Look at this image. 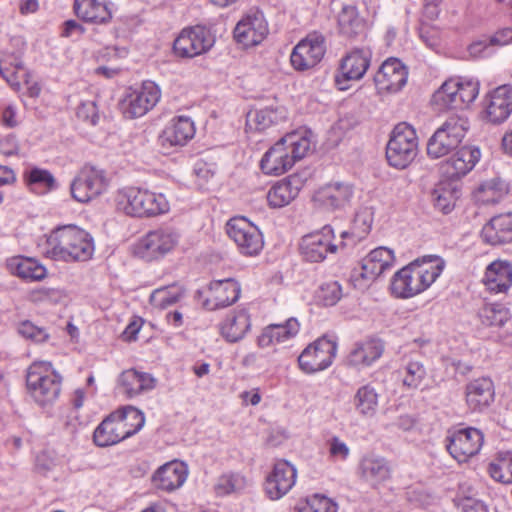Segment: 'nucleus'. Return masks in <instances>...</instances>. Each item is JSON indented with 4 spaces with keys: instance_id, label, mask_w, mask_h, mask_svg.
I'll return each instance as SVG.
<instances>
[{
    "instance_id": "4d7b16f0",
    "label": "nucleus",
    "mask_w": 512,
    "mask_h": 512,
    "mask_svg": "<svg viewBox=\"0 0 512 512\" xmlns=\"http://www.w3.org/2000/svg\"><path fill=\"white\" fill-rule=\"evenodd\" d=\"M505 194L502 184L496 180L482 183L475 192V199L482 204L498 203Z\"/></svg>"
},
{
    "instance_id": "7ed1b4c3",
    "label": "nucleus",
    "mask_w": 512,
    "mask_h": 512,
    "mask_svg": "<svg viewBox=\"0 0 512 512\" xmlns=\"http://www.w3.org/2000/svg\"><path fill=\"white\" fill-rule=\"evenodd\" d=\"M26 387L33 401L45 407L58 399L61 393L62 376L50 362L36 361L27 370Z\"/></svg>"
},
{
    "instance_id": "dca6fc26",
    "label": "nucleus",
    "mask_w": 512,
    "mask_h": 512,
    "mask_svg": "<svg viewBox=\"0 0 512 512\" xmlns=\"http://www.w3.org/2000/svg\"><path fill=\"white\" fill-rule=\"evenodd\" d=\"M326 52L325 38L318 33L309 34L292 50L290 62L297 71H306L315 67Z\"/></svg>"
},
{
    "instance_id": "1a4fd4ad",
    "label": "nucleus",
    "mask_w": 512,
    "mask_h": 512,
    "mask_svg": "<svg viewBox=\"0 0 512 512\" xmlns=\"http://www.w3.org/2000/svg\"><path fill=\"white\" fill-rule=\"evenodd\" d=\"M372 51L368 47H356L340 60L335 74V84L341 91L348 90L351 82L361 80L370 67Z\"/></svg>"
},
{
    "instance_id": "7c9ffc66",
    "label": "nucleus",
    "mask_w": 512,
    "mask_h": 512,
    "mask_svg": "<svg viewBox=\"0 0 512 512\" xmlns=\"http://www.w3.org/2000/svg\"><path fill=\"white\" fill-rule=\"evenodd\" d=\"M195 134L193 121L187 116L173 118L163 130L160 140L162 146H184Z\"/></svg>"
},
{
    "instance_id": "4c0bfd02",
    "label": "nucleus",
    "mask_w": 512,
    "mask_h": 512,
    "mask_svg": "<svg viewBox=\"0 0 512 512\" xmlns=\"http://www.w3.org/2000/svg\"><path fill=\"white\" fill-rule=\"evenodd\" d=\"M8 271L27 281H40L46 277V268L35 259L23 256H14L6 261Z\"/></svg>"
},
{
    "instance_id": "6e6d98bb",
    "label": "nucleus",
    "mask_w": 512,
    "mask_h": 512,
    "mask_svg": "<svg viewBox=\"0 0 512 512\" xmlns=\"http://www.w3.org/2000/svg\"><path fill=\"white\" fill-rule=\"evenodd\" d=\"M183 296L184 290L179 286L161 287L151 293L150 302L153 306L164 309L180 301Z\"/></svg>"
},
{
    "instance_id": "aec40b11",
    "label": "nucleus",
    "mask_w": 512,
    "mask_h": 512,
    "mask_svg": "<svg viewBox=\"0 0 512 512\" xmlns=\"http://www.w3.org/2000/svg\"><path fill=\"white\" fill-rule=\"evenodd\" d=\"M297 470L286 460L277 461L265 481V493L271 500H279L295 485Z\"/></svg>"
},
{
    "instance_id": "5fc2aeb1",
    "label": "nucleus",
    "mask_w": 512,
    "mask_h": 512,
    "mask_svg": "<svg viewBox=\"0 0 512 512\" xmlns=\"http://www.w3.org/2000/svg\"><path fill=\"white\" fill-rule=\"evenodd\" d=\"M510 316L509 309L499 303L486 304L479 312L482 323L487 326H503Z\"/></svg>"
},
{
    "instance_id": "e433bc0d",
    "label": "nucleus",
    "mask_w": 512,
    "mask_h": 512,
    "mask_svg": "<svg viewBox=\"0 0 512 512\" xmlns=\"http://www.w3.org/2000/svg\"><path fill=\"white\" fill-rule=\"evenodd\" d=\"M112 4L105 0H75L74 10L87 22L106 23L112 18Z\"/></svg>"
},
{
    "instance_id": "b1692460",
    "label": "nucleus",
    "mask_w": 512,
    "mask_h": 512,
    "mask_svg": "<svg viewBox=\"0 0 512 512\" xmlns=\"http://www.w3.org/2000/svg\"><path fill=\"white\" fill-rule=\"evenodd\" d=\"M156 384V378L150 373L136 369L123 371L117 379L119 392L128 399H133L152 391Z\"/></svg>"
},
{
    "instance_id": "c85d7f7f",
    "label": "nucleus",
    "mask_w": 512,
    "mask_h": 512,
    "mask_svg": "<svg viewBox=\"0 0 512 512\" xmlns=\"http://www.w3.org/2000/svg\"><path fill=\"white\" fill-rule=\"evenodd\" d=\"M188 476V468L181 461H171L154 473L152 481L157 489L171 492L179 489L186 481Z\"/></svg>"
},
{
    "instance_id": "473e14b6",
    "label": "nucleus",
    "mask_w": 512,
    "mask_h": 512,
    "mask_svg": "<svg viewBox=\"0 0 512 512\" xmlns=\"http://www.w3.org/2000/svg\"><path fill=\"white\" fill-rule=\"evenodd\" d=\"M466 403L473 411L487 408L494 400V385L490 378L481 377L466 386Z\"/></svg>"
},
{
    "instance_id": "9d476101",
    "label": "nucleus",
    "mask_w": 512,
    "mask_h": 512,
    "mask_svg": "<svg viewBox=\"0 0 512 512\" xmlns=\"http://www.w3.org/2000/svg\"><path fill=\"white\" fill-rule=\"evenodd\" d=\"M337 343L320 337L309 344L299 355L298 364L306 374H314L330 367L336 357Z\"/></svg>"
},
{
    "instance_id": "72a5a7b5",
    "label": "nucleus",
    "mask_w": 512,
    "mask_h": 512,
    "mask_svg": "<svg viewBox=\"0 0 512 512\" xmlns=\"http://www.w3.org/2000/svg\"><path fill=\"white\" fill-rule=\"evenodd\" d=\"M300 329V324L296 318H289L281 324L268 325L258 337V345L262 348L273 344H280L294 338Z\"/></svg>"
},
{
    "instance_id": "2eb2a0df",
    "label": "nucleus",
    "mask_w": 512,
    "mask_h": 512,
    "mask_svg": "<svg viewBox=\"0 0 512 512\" xmlns=\"http://www.w3.org/2000/svg\"><path fill=\"white\" fill-rule=\"evenodd\" d=\"M107 185L103 170L84 166L71 184V194L76 201L86 203L101 195Z\"/></svg>"
},
{
    "instance_id": "bb28decb",
    "label": "nucleus",
    "mask_w": 512,
    "mask_h": 512,
    "mask_svg": "<svg viewBox=\"0 0 512 512\" xmlns=\"http://www.w3.org/2000/svg\"><path fill=\"white\" fill-rule=\"evenodd\" d=\"M481 151L477 146H463L442 166L449 178H461L468 174L479 162Z\"/></svg>"
},
{
    "instance_id": "393cba45",
    "label": "nucleus",
    "mask_w": 512,
    "mask_h": 512,
    "mask_svg": "<svg viewBox=\"0 0 512 512\" xmlns=\"http://www.w3.org/2000/svg\"><path fill=\"white\" fill-rule=\"evenodd\" d=\"M406 67L397 58H389L383 62L374 76V81L380 91L397 92L407 82Z\"/></svg>"
},
{
    "instance_id": "a878e982",
    "label": "nucleus",
    "mask_w": 512,
    "mask_h": 512,
    "mask_svg": "<svg viewBox=\"0 0 512 512\" xmlns=\"http://www.w3.org/2000/svg\"><path fill=\"white\" fill-rule=\"evenodd\" d=\"M512 112V86L502 85L492 91L485 100V117L493 124L508 119Z\"/></svg>"
},
{
    "instance_id": "58836bf2",
    "label": "nucleus",
    "mask_w": 512,
    "mask_h": 512,
    "mask_svg": "<svg viewBox=\"0 0 512 512\" xmlns=\"http://www.w3.org/2000/svg\"><path fill=\"white\" fill-rule=\"evenodd\" d=\"M122 428L123 425L112 412L96 427L93 434L94 443L99 447H108L125 440Z\"/></svg>"
},
{
    "instance_id": "9b49d317",
    "label": "nucleus",
    "mask_w": 512,
    "mask_h": 512,
    "mask_svg": "<svg viewBox=\"0 0 512 512\" xmlns=\"http://www.w3.org/2000/svg\"><path fill=\"white\" fill-rule=\"evenodd\" d=\"M161 98V90L152 81H144L142 85L130 91L120 102V109L126 118L134 119L148 113Z\"/></svg>"
},
{
    "instance_id": "052dcab7",
    "label": "nucleus",
    "mask_w": 512,
    "mask_h": 512,
    "mask_svg": "<svg viewBox=\"0 0 512 512\" xmlns=\"http://www.w3.org/2000/svg\"><path fill=\"white\" fill-rule=\"evenodd\" d=\"M18 333L27 339H31L35 342H45L49 335L45 329L34 325L30 321H23L18 326Z\"/></svg>"
},
{
    "instance_id": "cd10ccee",
    "label": "nucleus",
    "mask_w": 512,
    "mask_h": 512,
    "mask_svg": "<svg viewBox=\"0 0 512 512\" xmlns=\"http://www.w3.org/2000/svg\"><path fill=\"white\" fill-rule=\"evenodd\" d=\"M251 328V318L247 309L237 308L226 314L219 324L221 336L229 343L242 340Z\"/></svg>"
},
{
    "instance_id": "c9c22d12",
    "label": "nucleus",
    "mask_w": 512,
    "mask_h": 512,
    "mask_svg": "<svg viewBox=\"0 0 512 512\" xmlns=\"http://www.w3.org/2000/svg\"><path fill=\"white\" fill-rule=\"evenodd\" d=\"M301 181L298 176H289L274 184L267 193V201L272 208H282L299 194Z\"/></svg>"
},
{
    "instance_id": "37998d69",
    "label": "nucleus",
    "mask_w": 512,
    "mask_h": 512,
    "mask_svg": "<svg viewBox=\"0 0 512 512\" xmlns=\"http://www.w3.org/2000/svg\"><path fill=\"white\" fill-rule=\"evenodd\" d=\"M460 191L450 182H441L435 186L431 199L436 209L444 214L450 213L459 198Z\"/></svg>"
},
{
    "instance_id": "c03bdc74",
    "label": "nucleus",
    "mask_w": 512,
    "mask_h": 512,
    "mask_svg": "<svg viewBox=\"0 0 512 512\" xmlns=\"http://www.w3.org/2000/svg\"><path fill=\"white\" fill-rule=\"evenodd\" d=\"M140 218L155 217L169 212L170 204L163 193L142 189Z\"/></svg>"
},
{
    "instance_id": "774afa93",
    "label": "nucleus",
    "mask_w": 512,
    "mask_h": 512,
    "mask_svg": "<svg viewBox=\"0 0 512 512\" xmlns=\"http://www.w3.org/2000/svg\"><path fill=\"white\" fill-rule=\"evenodd\" d=\"M84 28L76 20H67L63 23L61 35L63 37H74L83 34Z\"/></svg>"
},
{
    "instance_id": "f8f14e48",
    "label": "nucleus",
    "mask_w": 512,
    "mask_h": 512,
    "mask_svg": "<svg viewBox=\"0 0 512 512\" xmlns=\"http://www.w3.org/2000/svg\"><path fill=\"white\" fill-rule=\"evenodd\" d=\"M226 232L243 255H257L263 248V237L259 229L244 217H235L226 224Z\"/></svg>"
},
{
    "instance_id": "13d9d810",
    "label": "nucleus",
    "mask_w": 512,
    "mask_h": 512,
    "mask_svg": "<svg viewBox=\"0 0 512 512\" xmlns=\"http://www.w3.org/2000/svg\"><path fill=\"white\" fill-rule=\"evenodd\" d=\"M246 479L239 473H227L219 477L216 491L219 495H226L244 489Z\"/></svg>"
},
{
    "instance_id": "3c124183",
    "label": "nucleus",
    "mask_w": 512,
    "mask_h": 512,
    "mask_svg": "<svg viewBox=\"0 0 512 512\" xmlns=\"http://www.w3.org/2000/svg\"><path fill=\"white\" fill-rule=\"evenodd\" d=\"M402 384L408 390H416L426 378L427 371L421 361L408 359L400 369Z\"/></svg>"
},
{
    "instance_id": "f257e3e1",
    "label": "nucleus",
    "mask_w": 512,
    "mask_h": 512,
    "mask_svg": "<svg viewBox=\"0 0 512 512\" xmlns=\"http://www.w3.org/2000/svg\"><path fill=\"white\" fill-rule=\"evenodd\" d=\"M444 266V260L436 255L415 259L393 275L390 284L392 295L409 299L422 293L437 280Z\"/></svg>"
},
{
    "instance_id": "423d86ee",
    "label": "nucleus",
    "mask_w": 512,
    "mask_h": 512,
    "mask_svg": "<svg viewBox=\"0 0 512 512\" xmlns=\"http://www.w3.org/2000/svg\"><path fill=\"white\" fill-rule=\"evenodd\" d=\"M469 128L466 117L452 115L434 132L427 143V154L434 159L449 154L462 142Z\"/></svg>"
},
{
    "instance_id": "20e7f679",
    "label": "nucleus",
    "mask_w": 512,
    "mask_h": 512,
    "mask_svg": "<svg viewBox=\"0 0 512 512\" xmlns=\"http://www.w3.org/2000/svg\"><path fill=\"white\" fill-rule=\"evenodd\" d=\"M479 94V82L473 78L454 77L446 80L433 94L432 102L439 110L464 109Z\"/></svg>"
},
{
    "instance_id": "bf43d9fd",
    "label": "nucleus",
    "mask_w": 512,
    "mask_h": 512,
    "mask_svg": "<svg viewBox=\"0 0 512 512\" xmlns=\"http://www.w3.org/2000/svg\"><path fill=\"white\" fill-rule=\"evenodd\" d=\"M342 295L341 285L337 281H329L320 286L317 298L325 306H334Z\"/></svg>"
},
{
    "instance_id": "4468645a",
    "label": "nucleus",
    "mask_w": 512,
    "mask_h": 512,
    "mask_svg": "<svg viewBox=\"0 0 512 512\" xmlns=\"http://www.w3.org/2000/svg\"><path fill=\"white\" fill-rule=\"evenodd\" d=\"M483 442V433L472 427L450 432L446 437L447 450L459 463L466 462L477 455Z\"/></svg>"
},
{
    "instance_id": "e2e57ef3",
    "label": "nucleus",
    "mask_w": 512,
    "mask_h": 512,
    "mask_svg": "<svg viewBox=\"0 0 512 512\" xmlns=\"http://www.w3.org/2000/svg\"><path fill=\"white\" fill-rule=\"evenodd\" d=\"M494 48L490 43V39L488 36H483L482 38L474 41L468 47V52L470 56L474 58H484L489 57L494 53Z\"/></svg>"
},
{
    "instance_id": "a18cd8bd",
    "label": "nucleus",
    "mask_w": 512,
    "mask_h": 512,
    "mask_svg": "<svg viewBox=\"0 0 512 512\" xmlns=\"http://www.w3.org/2000/svg\"><path fill=\"white\" fill-rule=\"evenodd\" d=\"M142 189L127 187L117 191L115 195L116 207L126 215L140 218Z\"/></svg>"
},
{
    "instance_id": "ddd939ff",
    "label": "nucleus",
    "mask_w": 512,
    "mask_h": 512,
    "mask_svg": "<svg viewBox=\"0 0 512 512\" xmlns=\"http://www.w3.org/2000/svg\"><path fill=\"white\" fill-rule=\"evenodd\" d=\"M268 33V22L264 14L257 9H251L244 14L233 31L235 41L244 48L259 45Z\"/></svg>"
},
{
    "instance_id": "603ef678",
    "label": "nucleus",
    "mask_w": 512,
    "mask_h": 512,
    "mask_svg": "<svg viewBox=\"0 0 512 512\" xmlns=\"http://www.w3.org/2000/svg\"><path fill=\"white\" fill-rule=\"evenodd\" d=\"M284 117V115H276V112L270 108L252 110L246 116V126L249 130L264 131Z\"/></svg>"
},
{
    "instance_id": "09e8293b",
    "label": "nucleus",
    "mask_w": 512,
    "mask_h": 512,
    "mask_svg": "<svg viewBox=\"0 0 512 512\" xmlns=\"http://www.w3.org/2000/svg\"><path fill=\"white\" fill-rule=\"evenodd\" d=\"M20 72L26 73L19 56L9 54L0 59V74L16 92L21 89L20 80L22 77L19 75Z\"/></svg>"
},
{
    "instance_id": "680f3d73",
    "label": "nucleus",
    "mask_w": 512,
    "mask_h": 512,
    "mask_svg": "<svg viewBox=\"0 0 512 512\" xmlns=\"http://www.w3.org/2000/svg\"><path fill=\"white\" fill-rule=\"evenodd\" d=\"M307 506L311 512H337V505L326 496L314 494L307 498Z\"/></svg>"
},
{
    "instance_id": "0eeeda50",
    "label": "nucleus",
    "mask_w": 512,
    "mask_h": 512,
    "mask_svg": "<svg viewBox=\"0 0 512 512\" xmlns=\"http://www.w3.org/2000/svg\"><path fill=\"white\" fill-rule=\"evenodd\" d=\"M179 237V233L171 227L149 231L134 245V254L145 261L158 260L174 250Z\"/></svg>"
},
{
    "instance_id": "6ab92c4d",
    "label": "nucleus",
    "mask_w": 512,
    "mask_h": 512,
    "mask_svg": "<svg viewBox=\"0 0 512 512\" xmlns=\"http://www.w3.org/2000/svg\"><path fill=\"white\" fill-rule=\"evenodd\" d=\"M240 293V284L233 278L214 280L205 291L198 292L200 297L204 296L203 307L210 311L232 305L239 299Z\"/></svg>"
},
{
    "instance_id": "8fccbe9b",
    "label": "nucleus",
    "mask_w": 512,
    "mask_h": 512,
    "mask_svg": "<svg viewBox=\"0 0 512 512\" xmlns=\"http://www.w3.org/2000/svg\"><path fill=\"white\" fill-rule=\"evenodd\" d=\"M489 475L497 482L503 484L512 483V452L503 451L488 466Z\"/></svg>"
},
{
    "instance_id": "f03ea898",
    "label": "nucleus",
    "mask_w": 512,
    "mask_h": 512,
    "mask_svg": "<svg viewBox=\"0 0 512 512\" xmlns=\"http://www.w3.org/2000/svg\"><path fill=\"white\" fill-rule=\"evenodd\" d=\"M313 145V134L306 128L287 133L265 152L260 168L267 175H282L303 159Z\"/></svg>"
},
{
    "instance_id": "79ce46f5",
    "label": "nucleus",
    "mask_w": 512,
    "mask_h": 512,
    "mask_svg": "<svg viewBox=\"0 0 512 512\" xmlns=\"http://www.w3.org/2000/svg\"><path fill=\"white\" fill-rule=\"evenodd\" d=\"M72 238H74L70 248L72 257L69 258V262H84L91 259L95 250L92 236L74 225Z\"/></svg>"
},
{
    "instance_id": "412c9836",
    "label": "nucleus",
    "mask_w": 512,
    "mask_h": 512,
    "mask_svg": "<svg viewBox=\"0 0 512 512\" xmlns=\"http://www.w3.org/2000/svg\"><path fill=\"white\" fill-rule=\"evenodd\" d=\"M74 225H63L53 229L41 245L45 257L55 261L69 262Z\"/></svg>"
},
{
    "instance_id": "de8ad7c7",
    "label": "nucleus",
    "mask_w": 512,
    "mask_h": 512,
    "mask_svg": "<svg viewBox=\"0 0 512 512\" xmlns=\"http://www.w3.org/2000/svg\"><path fill=\"white\" fill-rule=\"evenodd\" d=\"M116 419L123 425V434L125 439L133 436L142 429L145 423L144 414L133 406H126L122 409L114 411Z\"/></svg>"
},
{
    "instance_id": "39448f33",
    "label": "nucleus",
    "mask_w": 512,
    "mask_h": 512,
    "mask_svg": "<svg viewBox=\"0 0 512 512\" xmlns=\"http://www.w3.org/2000/svg\"><path fill=\"white\" fill-rule=\"evenodd\" d=\"M418 153V137L415 129L406 122L398 123L390 134L386 146V159L396 169L407 168Z\"/></svg>"
},
{
    "instance_id": "864d4df0",
    "label": "nucleus",
    "mask_w": 512,
    "mask_h": 512,
    "mask_svg": "<svg viewBox=\"0 0 512 512\" xmlns=\"http://www.w3.org/2000/svg\"><path fill=\"white\" fill-rule=\"evenodd\" d=\"M354 405L363 416H373L378 406V394L371 385L361 386L355 396Z\"/></svg>"
},
{
    "instance_id": "4be33fe9",
    "label": "nucleus",
    "mask_w": 512,
    "mask_h": 512,
    "mask_svg": "<svg viewBox=\"0 0 512 512\" xmlns=\"http://www.w3.org/2000/svg\"><path fill=\"white\" fill-rule=\"evenodd\" d=\"M357 474L362 481L375 488L391 478L392 467L385 457L371 453L360 459Z\"/></svg>"
},
{
    "instance_id": "f704fd0d",
    "label": "nucleus",
    "mask_w": 512,
    "mask_h": 512,
    "mask_svg": "<svg viewBox=\"0 0 512 512\" xmlns=\"http://www.w3.org/2000/svg\"><path fill=\"white\" fill-rule=\"evenodd\" d=\"M383 351L384 345L381 340L368 339L357 342L347 357V363L354 367L370 366L382 356Z\"/></svg>"
},
{
    "instance_id": "338daca9",
    "label": "nucleus",
    "mask_w": 512,
    "mask_h": 512,
    "mask_svg": "<svg viewBox=\"0 0 512 512\" xmlns=\"http://www.w3.org/2000/svg\"><path fill=\"white\" fill-rule=\"evenodd\" d=\"M488 37L490 39V43L492 44L495 50L498 47L508 45L512 42V29L504 28Z\"/></svg>"
},
{
    "instance_id": "49530a36",
    "label": "nucleus",
    "mask_w": 512,
    "mask_h": 512,
    "mask_svg": "<svg viewBox=\"0 0 512 512\" xmlns=\"http://www.w3.org/2000/svg\"><path fill=\"white\" fill-rule=\"evenodd\" d=\"M373 223V211L369 207L360 208L353 219L352 227L350 231H343L341 233V238H353V242L360 241L365 238L371 228Z\"/></svg>"
},
{
    "instance_id": "6e6552de",
    "label": "nucleus",
    "mask_w": 512,
    "mask_h": 512,
    "mask_svg": "<svg viewBox=\"0 0 512 512\" xmlns=\"http://www.w3.org/2000/svg\"><path fill=\"white\" fill-rule=\"evenodd\" d=\"M334 230L330 225H325L320 230L304 235L299 243L300 255L306 262L320 263L328 254H335L339 249H344L347 244L341 241L333 242Z\"/></svg>"
},
{
    "instance_id": "f3484780",
    "label": "nucleus",
    "mask_w": 512,
    "mask_h": 512,
    "mask_svg": "<svg viewBox=\"0 0 512 512\" xmlns=\"http://www.w3.org/2000/svg\"><path fill=\"white\" fill-rule=\"evenodd\" d=\"M395 261L394 252L387 247H378L372 250L361 260L359 269H354L352 278L361 285L376 280L386 270H389Z\"/></svg>"
},
{
    "instance_id": "0e129e2a",
    "label": "nucleus",
    "mask_w": 512,
    "mask_h": 512,
    "mask_svg": "<svg viewBox=\"0 0 512 512\" xmlns=\"http://www.w3.org/2000/svg\"><path fill=\"white\" fill-rule=\"evenodd\" d=\"M77 117L95 125L98 121V108L94 101H84L77 108Z\"/></svg>"
},
{
    "instance_id": "2f4dec72",
    "label": "nucleus",
    "mask_w": 512,
    "mask_h": 512,
    "mask_svg": "<svg viewBox=\"0 0 512 512\" xmlns=\"http://www.w3.org/2000/svg\"><path fill=\"white\" fill-rule=\"evenodd\" d=\"M481 237L490 245L512 242V211L494 216L483 226Z\"/></svg>"
},
{
    "instance_id": "69168bd1",
    "label": "nucleus",
    "mask_w": 512,
    "mask_h": 512,
    "mask_svg": "<svg viewBox=\"0 0 512 512\" xmlns=\"http://www.w3.org/2000/svg\"><path fill=\"white\" fill-rule=\"evenodd\" d=\"M329 454L331 457L345 461L350 454V449L339 437L334 436L329 441Z\"/></svg>"
},
{
    "instance_id": "a19ab883",
    "label": "nucleus",
    "mask_w": 512,
    "mask_h": 512,
    "mask_svg": "<svg viewBox=\"0 0 512 512\" xmlns=\"http://www.w3.org/2000/svg\"><path fill=\"white\" fill-rule=\"evenodd\" d=\"M25 182L35 194L44 195L57 188V182L53 174L43 168L32 167L24 172Z\"/></svg>"
},
{
    "instance_id": "c756f323",
    "label": "nucleus",
    "mask_w": 512,
    "mask_h": 512,
    "mask_svg": "<svg viewBox=\"0 0 512 512\" xmlns=\"http://www.w3.org/2000/svg\"><path fill=\"white\" fill-rule=\"evenodd\" d=\"M486 289L491 293H507L512 286V264L505 260L490 263L482 279Z\"/></svg>"
},
{
    "instance_id": "5701e85b",
    "label": "nucleus",
    "mask_w": 512,
    "mask_h": 512,
    "mask_svg": "<svg viewBox=\"0 0 512 512\" xmlns=\"http://www.w3.org/2000/svg\"><path fill=\"white\" fill-rule=\"evenodd\" d=\"M354 186L349 182H333L316 191L314 201L326 209L341 210L350 205Z\"/></svg>"
},
{
    "instance_id": "ea45409f",
    "label": "nucleus",
    "mask_w": 512,
    "mask_h": 512,
    "mask_svg": "<svg viewBox=\"0 0 512 512\" xmlns=\"http://www.w3.org/2000/svg\"><path fill=\"white\" fill-rule=\"evenodd\" d=\"M339 32L348 37L354 38L364 33L366 28L365 20L359 15L355 6L345 5L337 17Z\"/></svg>"
},
{
    "instance_id": "a211bd4d",
    "label": "nucleus",
    "mask_w": 512,
    "mask_h": 512,
    "mask_svg": "<svg viewBox=\"0 0 512 512\" xmlns=\"http://www.w3.org/2000/svg\"><path fill=\"white\" fill-rule=\"evenodd\" d=\"M214 45V38L210 31L203 26L186 28L175 39L173 49L176 55L184 58H193L210 50Z\"/></svg>"
}]
</instances>
